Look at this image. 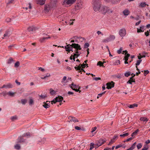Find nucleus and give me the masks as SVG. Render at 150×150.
<instances>
[{"instance_id":"obj_5","label":"nucleus","mask_w":150,"mask_h":150,"mask_svg":"<svg viewBox=\"0 0 150 150\" xmlns=\"http://www.w3.org/2000/svg\"><path fill=\"white\" fill-rule=\"evenodd\" d=\"M114 84L115 83L113 81L107 83L106 84L107 86L106 88L108 89H111L112 88L114 87Z\"/></svg>"},{"instance_id":"obj_18","label":"nucleus","mask_w":150,"mask_h":150,"mask_svg":"<svg viewBox=\"0 0 150 150\" xmlns=\"http://www.w3.org/2000/svg\"><path fill=\"white\" fill-rule=\"evenodd\" d=\"M129 13L130 12L129 10L127 9L124 10L123 12V13L124 15L125 16H127L128 15Z\"/></svg>"},{"instance_id":"obj_48","label":"nucleus","mask_w":150,"mask_h":150,"mask_svg":"<svg viewBox=\"0 0 150 150\" xmlns=\"http://www.w3.org/2000/svg\"><path fill=\"white\" fill-rule=\"evenodd\" d=\"M144 75L145 76L149 73V71L148 70H144Z\"/></svg>"},{"instance_id":"obj_58","label":"nucleus","mask_w":150,"mask_h":150,"mask_svg":"<svg viewBox=\"0 0 150 150\" xmlns=\"http://www.w3.org/2000/svg\"><path fill=\"white\" fill-rule=\"evenodd\" d=\"M145 35L146 36H148L149 35V32L147 30L146 32H145Z\"/></svg>"},{"instance_id":"obj_38","label":"nucleus","mask_w":150,"mask_h":150,"mask_svg":"<svg viewBox=\"0 0 150 150\" xmlns=\"http://www.w3.org/2000/svg\"><path fill=\"white\" fill-rule=\"evenodd\" d=\"M135 146L133 145H132L129 148L127 149L126 150H132L134 149L135 147Z\"/></svg>"},{"instance_id":"obj_39","label":"nucleus","mask_w":150,"mask_h":150,"mask_svg":"<svg viewBox=\"0 0 150 150\" xmlns=\"http://www.w3.org/2000/svg\"><path fill=\"white\" fill-rule=\"evenodd\" d=\"M107 12L109 14H110L113 13V11L112 9H110L108 8V11H107Z\"/></svg>"},{"instance_id":"obj_63","label":"nucleus","mask_w":150,"mask_h":150,"mask_svg":"<svg viewBox=\"0 0 150 150\" xmlns=\"http://www.w3.org/2000/svg\"><path fill=\"white\" fill-rule=\"evenodd\" d=\"M66 79H67V77L66 76H64L63 78L62 81V83L64 82V81L66 80Z\"/></svg>"},{"instance_id":"obj_25","label":"nucleus","mask_w":150,"mask_h":150,"mask_svg":"<svg viewBox=\"0 0 150 150\" xmlns=\"http://www.w3.org/2000/svg\"><path fill=\"white\" fill-rule=\"evenodd\" d=\"M29 100V104L30 105H31L34 103V101L32 97H30Z\"/></svg>"},{"instance_id":"obj_55","label":"nucleus","mask_w":150,"mask_h":150,"mask_svg":"<svg viewBox=\"0 0 150 150\" xmlns=\"http://www.w3.org/2000/svg\"><path fill=\"white\" fill-rule=\"evenodd\" d=\"M109 41V39H108V38H106L105 39L103 40V42H108Z\"/></svg>"},{"instance_id":"obj_28","label":"nucleus","mask_w":150,"mask_h":150,"mask_svg":"<svg viewBox=\"0 0 150 150\" xmlns=\"http://www.w3.org/2000/svg\"><path fill=\"white\" fill-rule=\"evenodd\" d=\"M69 86L70 87L72 86L73 88H77L78 87V86L74 84L73 82H72L71 84L69 85Z\"/></svg>"},{"instance_id":"obj_46","label":"nucleus","mask_w":150,"mask_h":150,"mask_svg":"<svg viewBox=\"0 0 150 150\" xmlns=\"http://www.w3.org/2000/svg\"><path fill=\"white\" fill-rule=\"evenodd\" d=\"M50 93L51 95H54L55 93V91L52 89H50Z\"/></svg>"},{"instance_id":"obj_20","label":"nucleus","mask_w":150,"mask_h":150,"mask_svg":"<svg viewBox=\"0 0 150 150\" xmlns=\"http://www.w3.org/2000/svg\"><path fill=\"white\" fill-rule=\"evenodd\" d=\"M139 130L138 129H137L132 134L131 136L132 137H133L132 138H134V137H135V136L137 135V133L139 132Z\"/></svg>"},{"instance_id":"obj_4","label":"nucleus","mask_w":150,"mask_h":150,"mask_svg":"<svg viewBox=\"0 0 150 150\" xmlns=\"http://www.w3.org/2000/svg\"><path fill=\"white\" fill-rule=\"evenodd\" d=\"M106 141L104 139H100L99 140H98L97 143L95 144V147H97L100 146H101L103 144H104L105 142Z\"/></svg>"},{"instance_id":"obj_61","label":"nucleus","mask_w":150,"mask_h":150,"mask_svg":"<svg viewBox=\"0 0 150 150\" xmlns=\"http://www.w3.org/2000/svg\"><path fill=\"white\" fill-rule=\"evenodd\" d=\"M96 129H97L96 127H94L93 128H92V130L91 132L93 133L96 130Z\"/></svg>"},{"instance_id":"obj_44","label":"nucleus","mask_w":150,"mask_h":150,"mask_svg":"<svg viewBox=\"0 0 150 150\" xmlns=\"http://www.w3.org/2000/svg\"><path fill=\"white\" fill-rule=\"evenodd\" d=\"M142 146V145L141 143H139L137 145V146L138 149L141 148Z\"/></svg>"},{"instance_id":"obj_27","label":"nucleus","mask_w":150,"mask_h":150,"mask_svg":"<svg viewBox=\"0 0 150 150\" xmlns=\"http://www.w3.org/2000/svg\"><path fill=\"white\" fill-rule=\"evenodd\" d=\"M20 65V63L18 61H17L14 64V66L15 68H18Z\"/></svg>"},{"instance_id":"obj_17","label":"nucleus","mask_w":150,"mask_h":150,"mask_svg":"<svg viewBox=\"0 0 150 150\" xmlns=\"http://www.w3.org/2000/svg\"><path fill=\"white\" fill-rule=\"evenodd\" d=\"M10 31L8 30H7L5 33L4 34V37H6L7 38H8L9 37L10 35Z\"/></svg>"},{"instance_id":"obj_9","label":"nucleus","mask_w":150,"mask_h":150,"mask_svg":"<svg viewBox=\"0 0 150 150\" xmlns=\"http://www.w3.org/2000/svg\"><path fill=\"white\" fill-rule=\"evenodd\" d=\"M57 0H51L50 6L52 8H54L57 6Z\"/></svg>"},{"instance_id":"obj_34","label":"nucleus","mask_w":150,"mask_h":150,"mask_svg":"<svg viewBox=\"0 0 150 150\" xmlns=\"http://www.w3.org/2000/svg\"><path fill=\"white\" fill-rule=\"evenodd\" d=\"M90 144V149L91 150L94 147V146H95V144H94L93 143H91Z\"/></svg>"},{"instance_id":"obj_13","label":"nucleus","mask_w":150,"mask_h":150,"mask_svg":"<svg viewBox=\"0 0 150 150\" xmlns=\"http://www.w3.org/2000/svg\"><path fill=\"white\" fill-rule=\"evenodd\" d=\"M12 87V85L10 83H9L6 85H4L1 88H11Z\"/></svg>"},{"instance_id":"obj_64","label":"nucleus","mask_w":150,"mask_h":150,"mask_svg":"<svg viewBox=\"0 0 150 150\" xmlns=\"http://www.w3.org/2000/svg\"><path fill=\"white\" fill-rule=\"evenodd\" d=\"M75 129L76 130H80L81 129V128L78 126H76L75 127Z\"/></svg>"},{"instance_id":"obj_29","label":"nucleus","mask_w":150,"mask_h":150,"mask_svg":"<svg viewBox=\"0 0 150 150\" xmlns=\"http://www.w3.org/2000/svg\"><path fill=\"white\" fill-rule=\"evenodd\" d=\"M146 5L148 6V5H147L145 2H142L140 4V6L142 7H145Z\"/></svg>"},{"instance_id":"obj_12","label":"nucleus","mask_w":150,"mask_h":150,"mask_svg":"<svg viewBox=\"0 0 150 150\" xmlns=\"http://www.w3.org/2000/svg\"><path fill=\"white\" fill-rule=\"evenodd\" d=\"M68 119L69 120L70 122H79V120L73 117L69 116L68 117Z\"/></svg>"},{"instance_id":"obj_53","label":"nucleus","mask_w":150,"mask_h":150,"mask_svg":"<svg viewBox=\"0 0 150 150\" xmlns=\"http://www.w3.org/2000/svg\"><path fill=\"white\" fill-rule=\"evenodd\" d=\"M122 47L120 48V49L117 51V53L119 54H120L121 53L122 51Z\"/></svg>"},{"instance_id":"obj_21","label":"nucleus","mask_w":150,"mask_h":150,"mask_svg":"<svg viewBox=\"0 0 150 150\" xmlns=\"http://www.w3.org/2000/svg\"><path fill=\"white\" fill-rule=\"evenodd\" d=\"M140 120L141 121L145 122L146 123L148 121V119L145 117H141L140 119Z\"/></svg>"},{"instance_id":"obj_10","label":"nucleus","mask_w":150,"mask_h":150,"mask_svg":"<svg viewBox=\"0 0 150 150\" xmlns=\"http://www.w3.org/2000/svg\"><path fill=\"white\" fill-rule=\"evenodd\" d=\"M75 7L76 10L82 8V4L81 2L76 3L75 5Z\"/></svg>"},{"instance_id":"obj_11","label":"nucleus","mask_w":150,"mask_h":150,"mask_svg":"<svg viewBox=\"0 0 150 150\" xmlns=\"http://www.w3.org/2000/svg\"><path fill=\"white\" fill-rule=\"evenodd\" d=\"M37 29V28L34 26H30L27 28V30L29 32L34 31Z\"/></svg>"},{"instance_id":"obj_40","label":"nucleus","mask_w":150,"mask_h":150,"mask_svg":"<svg viewBox=\"0 0 150 150\" xmlns=\"http://www.w3.org/2000/svg\"><path fill=\"white\" fill-rule=\"evenodd\" d=\"M139 55L140 56H138V59H140L141 58L143 57H146V55H141V54H139Z\"/></svg>"},{"instance_id":"obj_16","label":"nucleus","mask_w":150,"mask_h":150,"mask_svg":"<svg viewBox=\"0 0 150 150\" xmlns=\"http://www.w3.org/2000/svg\"><path fill=\"white\" fill-rule=\"evenodd\" d=\"M18 143H23L25 142V139L22 137H20L18 138Z\"/></svg>"},{"instance_id":"obj_19","label":"nucleus","mask_w":150,"mask_h":150,"mask_svg":"<svg viewBox=\"0 0 150 150\" xmlns=\"http://www.w3.org/2000/svg\"><path fill=\"white\" fill-rule=\"evenodd\" d=\"M132 82H135V79H133V77H131L129 80L127 82V83L132 84Z\"/></svg>"},{"instance_id":"obj_24","label":"nucleus","mask_w":150,"mask_h":150,"mask_svg":"<svg viewBox=\"0 0 150 150\" xmlns=\"http://www.w3.org/2000/svg\"><path fill=\"white\" fill-rule=\"evenodd\" d=\"M14 62V61L13 59L11 57L9 58V59H8L7 62V63L8 64H11L12 62Z\"/></svg>"},{"instance_id":"obj_45","label":"nucleus","mask_w":150,"mask_h":150,"mask_svg":"<svg viewBox=\"0 0 150 150\" xmlns=\"http://www.w3.org/2000/svg\"><path fill=\"white\" fill-rule=\"evenodd\" d=\"M120 0H110V1H111L112 3L113 4H115L117 3Z\"/></svg>"},{"instance_id":"obj_54","label":"nucleus","mask_w":150,"mask_h":150,"mask_svg":"<svg viewBox=\"0 0 150 150\" xmlns=\"http://www.w3.org/2000/svg\"><path fill=\"white\" fill-rule=\"evenodd\" d=\"M80 54H74L73 56L75 57H76V58H77L78 57L80 56Z\"/></svg>"},{"instance_id":"obj_33","label":"nucleus","mask_w":150,"mask_h":150,"mask_svg":"<svg viewBox=\"0 0 150 150\" xmlns=\"http://www.w3.org/2000/svg\"><path fill=\"white\" fill-rule=\"evenodd\" d=\"M103 62H101L100 61L98 62L97 64V65H99L100 67H103Z\"/></svg>"},{"instance_id":"obj_41","label":"nucleus","mask_w":150,"mask_h":150,"mask_svg":"<svg viewBox=\"0 0 150 150\" xmlns=\"http://www.w3.org/2000/svg\"><path fill=\"white\" fill-rule=\"evenodd\" d=\"M130 75V73L129 71L125 73V76L127 77Z\"/></svg>"},{"instance_id":"obj_1","label":"nucleus","mask_w":150,"mask_h":150,"mask_svg":"<svg viewBox=\"0 0 150 150\" xmlns=\"http://www.w3.org/2000/svg\"><path fill=\"white\" fill-rule=\"evenodd\" d=\"M93 8L94 10L96 11H100V8L102 5L99 0H93Z\"/></svg>"},{"instance_id":"obj_62","label":"nucleus","mask_w":150,"mask_h":150,"mask_svg":"<svg viewBox=\"0 0 150 150\" xmlns=\"http://www.w3.org/2000/svg\"><path fill=\"white\" fill-rule=\"evenodd\" d=\"M93 79L96 81H98L101 79V78L100 77H95Z\"/></svg>"},{"instance_id":"obj_51","label":"nucleus","mask_w":150,"mask_h":150,"mask_svg":"<svg viewBox=\"0 0 150 150\" xmlns=\"http://www.w3.org/2000/svg\"><path fill=\"white\" fill-rule=\"evenodd\" d=\"M133 139V138L132 137H130L127 139L126 140H125V141H124V142H128L129 141H130V140H132V139Z\"/></svg>"},{"instance_id":"obj_30","label":"nucleus","mask_w":150,"mask_h":150,"mask_svg":"<svg viewBox=\"0 0 150 150\" xmlns=\"http://www.w3.org/2000/svg\"><path fill=\"white\" fill-rule=\"evenodd\" d=\"M70 88L72 89L73 90H74L76 92L79 91V93L81 92V91L79 90V89L80 88V87H79L78 89L73 88L72 86H70Z\"/></svg>"},{"instance_id":"obj_50","label":"nucleus","mask_w":150,"mask_h":150,"mask_svg":"<svg viewBox=\"0 0 150 150\" xmlns=\"http://www.w3.org/2000/svg\"><path fill=\"white\" fill-rule=\"evenodd\" d=\"M74 68L77 71L78 70H80L81 69V67L80 66V65H79L77 67H74Z\"/></svg>"},{"instance_id":"obj_47","label":"nucleus","mask_w":150,"mask_h":150,"mask_svg":"<svg viewBox=\"0 0 150 150\" xmlns=\"http://www.w3.org/2000/svg\"><path fill=\"white\" fill-rule=\"evenodd\" d=\"M46 39L44 37L42 38H41L40 39V41L41 42H42Z\"/></svg>"},{"instance_id":"obj_43","label":"nucleus","mask_w":150,"mask_h":150,"mask_svg":"<svg viewBox=\"0 0 150 150\" xmlns=\"http://www.w3.org/2000/svg\"><path fill=\"white\" fill-rule=\"evenodd\" d=\"M105 92H106V91H104L102 93L99 94L98 95V96L97 97V98H99V97H101L105 93Z\"/></svg>"},{"instance_id":"obj_52","label":"nucleus","mask_w":150,"mask_h":150,"mask_svg":"<svg viewBox=\"0 0 150 150\" xmlns=\"http://www.w3.org/2000/svg\"><path fill=\"white\" fill-rule=\"evenodd\" d=\"M142 61V60H137V63L136 64V66L139 65Z\"/></svg>"},{"instance_id":"obj_6","label":"nucleus","mask_w":150,"mask_h":150,"mask_svg":"<svg viewBox=\"0 0 150 150\" xmlns=\"http://www.w3.org/2000/svg\"><path fill=\"white\" fill-rule=\"evenodd\" d=\"M52 8L49 4L45 5L44 12L46 13H48L50 9Z\"/></svg>"},{"instance_id":"obj_37","label":"nucleus","mask_w":150,"mask_h":150,"mask_svg":"<svg viewBox=\"0 0 150 150\" xmlns=\"http://www.w3.org/2000/svg\"><path fill=\"white\" fill-rule=\"evenodd\" d=\"M67 16H64V15H61L60 17H59V18H60L61 20H62V21H63L64 19H65V17H66Z\"/></svg>"},{"instance_id":"obj_8","label":"nucleus","mask_w":150,"mask_h":150,"mask_svg":"<svg viewBox=\"0 0 150 150\" xmlns=\"http://www.w3.org/2000/svg\"><path fill=\"white\" fill-rule=\"evenodd\" d=\"M119 34L121 37L124 36L126 34V30L125 29H121L119 31Z\"/></svg>"},{"instance_id":"obj_3","label":"nucleus","mask_w":150,"mask_h":150,"mask_svg":"<svg viewBox=\"0 0 150 150\" xmlns=\"http://www.w3.org/2000/svg\"><path fill=\"white\" fill-rule=\"evenodd\" d=\"M63 99V98L62 96H58V97H57L52 100L51 102L52 104L53 103H55L57 102H61Z\"/></svg>"},{"instance_id":"obj_60","label":"nucleus","mask_w":150,"mask_h":150,"mask_svg":"<svg viewBox=\"0 0 150 150\" xmlns=\"http://www.w3.org/2000/svg\"><path fill=\"white\" fill-rule=\"evenodd\" d=\"M17 119V117L16 116L12 117L11 118V119L13 121L14 120H16V119Z\"/></svg>"},{"instance_id":"obj_42","label":"nucleus","mask_w":150,"mask_h":150,"mask_svg":"<svg viewBox=\"0 0 150 150\" xmlns=\"http://www.w3.org/2000/svg\"><path fill=\"white\" fill-rule=\"evenodd\" d=\"M69 46V47H68V48H69L70 51H72V52H73V50H72L73 47L70 44L67 45V46Z\"/></svg>"},{"instance_id":"obj_36","label":"nucleus","mask_w":150,"mask_h":150,"mask_svg":"<svg viewBox=\"0 0 150 150\" xmlns=\"http://www.w3.org/2000/svg\"><path fill=\"white\" fill-rule=\"evenodd\" d=\"M7 94L9 96H13L15 94V93L9 91L7 93Z\"/></svg>"},{"instance_id":"obj_22","label":"nucleus","mask_w":150,"mask_h":150,"mask_svg":"<svg viewBox=\"0 0 150 150\" xmlns=\"http://www.w3.org/2000/svg\"><path fill=\"white\" fill-rule=\"evenodd\" d=\"M108 38L110 41L111 40H114L115 38V36L114 35H110Z\"/></svg>"},{"instance_id":"obj_56","label":"nucleus","mask_w":150,"mask_h":150,"mask_svg":"<svg viewBox=\"0 0 150 150\" xmlns=\"http://www.w3.org/2000/svg\"><path fill=\"white\" fill-rule=\"evenodd\" d=\"M89 46L88 43H86L84 45V47L85 48H88Z\"/></svg>"},{"instance_id":"obj_31","label":"nucleus","mask_w":150,"mask_h":150,"mask_svg":"<svg viewBox=\"0 0 150 150\" xmlns=\"http://www.w3.org/2000/svg\"><path fill=\"white\" fill-rule=\"evenodd\" d=\"M15 149H19L21 148L20 146L18 144H16L14 146Z\"/></svg>"},{"instance_id":"obj_14","label":"nucleus","mask_w":150,"mask_h":150,"mask_svg":"<svg viewBox=\"0 0 150 150\" xmlns=\"http://www.w3.org/2000/svg\"><path fill=\"white\" fill-rule=\"evenodd\" d=\"M76 0H65L64 3L68 4H72L76 1Z\"/></svg>"},{"instance_id":"obj_32","label":"nucleus","mask_w":150,"mask_h":150,"mask_svg":"<svg viewBox=\"0 0 150 150\" xmlns=\"http://www.w3.org/2000/svg\"><path fill=\"white\" fill-rule=\"evenodd\" d=\"M27 102V100L25 99H22L21 100V103L23 104H25Z\"/></svg>"},{"instance_id":"obj_2","label":"nucleus","mask_w":150,"mask_h":150,"mask_svg":"<svg viewBox=\"0 0 150 150\" xmlns=\"http://www.w3.org/2000/svg\"><path fill=\"white\" fill-rule=\"evenodd\" d=\"M108 7L106 6L102 5L99 12H101L103 14H105L108 11Z\"/></svg>"},{"instance_id":"obj_59","label":"nucleus","mask_w":150,"mask_h":150,"mask_svg":"<svg viewBox=\"0 0 150 150\" xmlns=\"http://www.w3.org/2000/svg\"><path fill=\"white\" fill-rule=\"evenodd\" d=\"M122 146V144H120L116 146L115 149H117L118 148H120Z\"/></svg>"},{"instance_id":"obj_35","label":"nucleus","mask_w":150,"mask_h":150,"mask_svg":"<svg viewBox=\"0 0 150 150\" xmlns=\"http://www.w3.org/2000/svg\"><path fill=\"white\" fill-rule=\"evenodd\" d=\"M129 135V133H128L124 134H120V136L121 137H124L126 136H127Z\"/></svg>"},{"instance_id":"obj_7","label":"nucleus","mask_w":150,"mask_h":150,"mask_svg":"<svg viewBox=\"0 0 150 150\" xmlns=\"http://www.w3.org/2000/svg\"><path fill=\"white\" fill-rule=\"evenodd\" d=\"M71 45L75 49L77 50H81V49L80 46L78 44L72 43Z\"/></svg>"},{"instance_id":"obj_49","label":"nucleus","mask_w":150,"mask_h":150,"mask_svg":"<svg viewBox=\"0 0 150 150\" xmlns=\"http://www.w3.org/2000/svg\"><path fill=\"white\" fill-rule=\"evenodd\" d=\"M40 97L41 98V99H44L47 96L46 95H44L42 94L40 96Z\"/></svg>"},{"instance_id":"obj_23","label":"nucleus","mask_w":150,"mask_h":150,"mask_svg":"<svg viewBox=\"0 0 150 150\" xmlns=\"http://www.w3.org/2000/svg\"><path fill=\"white\" fill-rule=\"evenodd\" d=\"M128 106L130 108H133L135 107H137L138 106V105L135 104H134L132 105H130Z\"/></svg>"},{"instance_id":"obj_26","label":"nucleus","mask_w":150,"mask_h":150,"mask_svg":"<svg viewBox=\"0 0 150 150\" xmlns=\"http://www.w3.org/2000/svg\"><path fill=\"white\" fill-rule=\"evenodd\" d=\"M43 103H44V104L43 105V106L45 108L47 109L50 107V105L47 103H45V102Z\"/></svg>"},{"instance_id":"obj_15","label":"nucleus","mask_w":150,"mask_h":150,"mask_svg":"<svg viewBox=\"0 0 150 150\" xmlns=\"http://www.w3.org/2000/svg\"><path fill=\"white\" fill-rule=\"evenodd\" d=\"M37 4L40 5H43L45 3L46 0H36Z\"/></svg>"},{"instance_id":"obj_57","label":"nucleus","mask_w":150,"mask_h":150,"mask_svg":"<svg viewBox=\"0 0 150 150\" xmlns=\"http://www.w3.org/2000/svg\"><path fill=\"white\" fill-rule=\"evenodd\" d=\"M79 65H80L81 67H82V68H84L86 67L85 64L84 63H83V64H80Z\"/></svg>"}]
</instances>
